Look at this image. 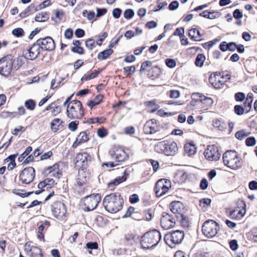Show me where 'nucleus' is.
Segmentation results:
<instances>
[{
    "instance_id": "1",
    "label": "nucleus",
    "mask_w": 257,
    "mask_h": 257,
    "mask_svg": "<svg viewBox=\"0 0 257 257\" xmlns=\"http://www.w3.org/2000/svg\"><path fill=\"white\" fill-rule=\"evenodd\" d=\"M123 202L119 193H111L104 198L103 205L108 212L116 213L122 208Z\"/></svg>"
},
{
    "instance_id": "2",
    "label": "nucleus",
    "mask_w": 257,
    "mask_h": 257,
    "mask_svg": "<svg viewBox=\"0 0 257 257\" xmlns=\"http://www.w3.org/2000/svg\"><path fill=\"white\" fill-rule=\"evenodd\" d=\"M161 239L160 231L153 230L145 233L141 239V243L143 248L149 249L156 246Z\"/></svg>"
},
{
    "instance_id": "3",
    "label": "nucleus",
    "mask_w": 257,
    "mask_h": 257,
    "mask_svg": "<svg viewBox=\"0 0 257 257\" xmlns=\"http://www.w3.org/2000/svg\"><path fill=\"white\" fill-rule=\"evenodd\" d=\"M155 150L168 156H174L178 151V147L175 142L165 140L158 143L155 146Z\"/></svg>"
},
{
    "instance_id": "4",
    "label": "nucleus",
    "mask_w": 257,
    "mask_h": 257,
    "mask_svg": "<svg viewBox=\"0 0 257 257\" xmlns=\"http://www.w3.org/2000/svg\"><path fill=\"white\" fill-rule=\"evenodd\" d=\"M66 114L71 119H80L84 114L81 102L77 100L71 101L67 105Z\"/></svg>"
},
{
    "instance_id": "5",
    "label": "nucleus",
    "mask_w": 257,
    "mask_h": 257,
    "mask_svg": "<svg viewBox=\"0 0 257 257\" xmlns=\"http://www.w3.org/2000/svg\"><path fill=\"white\" fill-rule=\"evenodd\" d=\"M223 161L225 165L233 169L241 166V163L237 153L232 150L226 151L223 155Z\"/></svg>"
},
{
    "instance_id": "6",
    "label": "nucleus",
    "mask_w": 257,
    "mask_h": 257,
    "mask_svg": "<svg viewBox=\"0 0 257 257\" xmlns=\"http://www.w3.org/2000/svg\"><path fill=\"white\" fill-rule=\"evenodd\" d=\"M100 200L101 197L98 194H93L81 200V206L85 211H92L96 208Z\"/></svg>"
},
{
    "instance_id": "7",
    "label": "nucleus",
    "mask_w": 257,
    "mask_h": 257,
    "mask_svg": "<svg viewBox=\"0 0 257 257\" xmlns=\"http://www.w3.org/2000/svg\"><path fill=\"white\" fill-rule=\"evenodd\" d=\"M184 237L183 231L177 230L166 234L164 236V240L169 246L174 247L176 244H178L182 242Z\"/></svg>"
},
{
    "instance_id": "8",
    "label": "nucleus",
    "mask_w": 257,
    "mask_h": 257,
    "mask_svg": "<svg viewBox=\"0 0 257 257\" xmlns=\"http://www.w3.org/2000/svg\"><path fill=\"white\" fill-rule=\"evenodd\" d=\"M14 60L12 56H7L0 59V74L5 76H9L13 70Z\"/></svg>"
},
{
    "instance_id": "9",
    "label": "nucleus",
    "mask_w": 257,
    "mask_h": 257,
    "mask_svg": "<svg viewBox=\"0 0 257 257\" xmlns=\"http://www.w3.org/2000/svg\"><path fill=\"white\" fill-rule=\"evenodd\" d=\"M219 227L217 223L212 220L206 221L202 225V232L208 238H212L215 236L218 230Z\"/></svg>"
},
{
    "instance_id": "10",
    "label": "nucleus",
    "mask_w": 257,
    "mask_h": 257,
    "mask_svg": "<svg viewBox=\"0 0 257 257\" xmlns=\"http://www.w3.org/2000/svg\"><path fill=\"white\" fill-rule=\"evenodd\" d=\"M171 187V182L169 179H160L157 181L155 187V191L157 197H161L168 192Z\"/></svg>"
},
{
    "instance_id": "11",
    "label": "nucleus",
    "mask_w": 257,
    "mask_h": 257,
    "mask_svg": "<svg viewBox=\"0 0 257 257\" xmlns=\"http://www.w3.org/2000/svg\"><path fill=\"white\" fill-rule=\"evenodd\" d=\"M91 161V157L86 152L79 153L76 157V165L80 169H85Z\"/></svg>"
},
{
    "instance_id": "12",
    "label": "nucleus",
    "mask_w": 257,
    "mask_h": 257,
    "mask_svg": "<svg viewBox=\"0 0 257 257\" xmlns=\"http://www.w3.org/2000/svg\"><path fill=\"white\" fill-rule=\"evenodd\" d=\"M35 175V171L33 167L25 168L20 173L19 178L23 184H29L34 179Z\"/></svg>"
},
{
    "instance_id": "13",
    "label": "nucleus",
    "mask_w": 257,
    "mask_h": 257,
    "mask_svg": "<svg viewBox=\"0 0 257 257\" xmlns=\"http://www.w3.org/2000/svg\"><path fill=\"white\" fill-rule=\"evenodd\" d=\"M161 225L164 229H169L173 227L176 224V219L172 215L163 212L160 219Z\"/></svg>"
},
{
    "instance_id": "14",
    "label": "nucleus",
    "mask_w": 257,
    "mask_h": 257,
    "mask_svg": "<svg viewBox=\"0 0 257 257\" xmlns=\"http://www.w3.org/2000/svg\"><path fill=\"white\" fill-rule=\"evenodd\" d=\"M204 154L206 159L209 161H217L221 156L217 147L214 145L208 146Z\"/></svg>"
},
{
    "instance_id": "15",
    "label": "nucleus",
    "mask_w": 257,
    "mask_h": 257,
    "mask_svg": "<svg viewBox=\"0 0 257 257\" xmlns=\"http://www.w3.org/2000/svg\"><path fill=\"white\" fill-rule=\"evenodd\" d=\"M41 50L52 51L54 49L55 45L54 40L50 37L38 39L37 42Z\"/></svg>"
},
{
    "instance_id": "16",
    "label": "nucleus",
    "mask_w": 257,
    "mask_h": 257,
    "mask_svg": "<svg viewBox=\"0 0 257 257\" xmlns=\"http://www.w3.org/2000/svg\"><path fill=\"white\" fill-rule=\"evenodd\" d=\"M52 212L55 217L62 218L66 213L65 206L60 202H55L52 205Z\"/></svg>"
},
{
    "instance_id": "17",
    "label": "nucleus",
    "mask_w": 257,
    "mask_h": 257,
    "mask_svg": "<svg viewBox=\"0 0 257 257\" xmlns=\"http://www.w3.org/2000/svg\"><path fill=\"white\" fill-rule=\"evenodd\" d=\"M160 127L157 120L152 119L146 122L143 130L146 134H152L159 131Z\"/></svg>"
},
{
    "instance_id": "18",
    "label": "nucleus",
    "mask_w": 257,
    "mask_h": 257,
    "mask_svg": "<svg viewBox=\"0 0 257 257\" xmlns=\"http://www.w3.org/2000/svg\"><path fill=\"white\" fill-rule=\"evenodd\" d=\"M41 48L36 42L31 47L27 50L25 53L26 58L33 60L37 58L40 53Z\"/></svg>"
},
{
    "instance_id": "19",
    "label": "nucleus",
    "mask_w": 257,
    "mask_h": 257,
    "mask_svg": "<svg viewBox=\"0 0 257 257\" xmlns=\"http://www.w3.org/2000/svg\"><path fill=\"white\" fill-rule=\"evenodd\" d=\"M25 250L30 257H42L41 249L35 246H31L29 242L25 244Z\"/></svg>"
},
{
    "instance_id": "20",
    "label": "nucleus",
    "mask_w": 257,
    "mask_h": 257,
    "mask_svg": "<svg viewBox=\"0 0 257 257\" xmlns=\"http://www.w3.org/2000/svg\"><path fill=\"white\" fill-rule=\"evenodd\" d=\"M88 179V173L86 172L83 169H79L78 176L76 179L75 185L78 187L83 186Z\"/></svg>"
},
{
    "instance_id": "21",
    "label": "nucleus",
    "mask_w": 257,
    "mask_h": 257,
    "mask_svg": "<svg viewBox=\"0 0 257 257\" xmlns=\"http://www.w3.org/2000/svg\"><path fill=\"white\" fill-rule=\"evenodd\" d=\"M199 97L200 98V109L201 110H208L212 105L213 100L210 97L205 96L201 93H199Z\"/></svg>"
},
{
    "instance_id": "22",
    "label": "nucleus",
    "mask_w": 257,
    "mask_h": 257,
    "mask_svg": "<svg viewBox=\"0 0 257 257\" xmlns=\"http://www.w3.org/2000/svg\"><path fill=\"white\" fill-rule=\"evenodd\" d=\"M111 157L115 160L116 162H120L125 160L127 157L126 154L123 149H117L114 153L111 155Z\"/></svg>"
},
{
    "instance_id": "23",
    "label": "nucleus",
    "mask_w": 257,
    "mask_h": 257,
    "mask_svg": "<svg viewBox=\"0 0 257 257\" xmlns=\"http://www.w3.org/2000/svg\"><path fill=\"white\" fill-rule=\"evenodd\" d=\"M45 172L50 174L51 176L57 178H59L61 176V173L60 172L59 165L57 164L46 169Z\"/></svg>"
},
{
    "instance_id": "24",
    "label": "nucleus",
    "mask_w": 257,
    "mask_h": 257,
    "mask_svg": "<svg viewBox=\"0 0 257 257\" xmlns=\"http://www.w3.org/2000/svg\"><path fill=\"white\" fill-rule=\"evenodd\" d=\"M192 100L188 105V107H195L198 109H200V98L199 97V93H193L191 95Z\"/></svg>"
},
{
    "instance_id": "25",
    "label": "nucleus",
    "mask_w": 257,
    "mask_h": 257,
    "mask_svg": "<svg viewBox=\"0 0 257 257\" xmlns=\"http://www.w3.org/2000/svg\"><path fill=\"white\" fill-rule=\"evenodd\" d=\"M197 148L193 142L186 143L184 146V152L188 156H192L196 152Z\"/></svg>"
},
{
    "instance_id": "26",
    "label": "nucleus",
    "mask_w": 257,
    "mask_h": 257,
    "mask_svg": "<svg viewBox=\"0 0 257 257\" xmlns=\"http://www.w3.org/2000/svg\"><path fill=\"white\" fill-rule=\"evenodd\" d=\"M170 209L174 214H179L181 212L183 205L180 201H173L170 204Z\"/></svg>"
},
{
    "instance_id": "27",
    "label": "nucleus",
    "mask_w": 257,
    "mask_h": 257,
    "mask_svg": "<svg viewBox=\"0 0 257 257\" xmlns=\"http://www.w3.org/2000/svg\"><path fill=\"white\" fill-rule=\"evenodd\" d=\"M220 78L219 75H214V77L210 76L209 78V80L214 88H219L223 84V82L220 80Z\"/></svg>"
},
{
    "instance_id": "28",
    "label": "nucleus",
    "mask_w": 257,
    "mask_h": 257,
    "mask_svg": "<svg viewBox=\"0 0 257 257\" xmlns=\"http://www.w3.org/2000/svg\"><path fill=\"white\" fill-rule=\"evenodd\" d=\"M124 238L125 243L128 245L134 244L139 240V237L133 233L126 234Z\"/></svg>"
},
{
    "instance_id": "29",
    "label": "nucleus",
    "mask_w": 257,
    "mask_h": 257,
    "mask_svg": "<svg viewBox=\"0 0 257 257\" xmlns=\"http://www.w3.org/2000/svg\"><path fill=\"white\" fill-rule=\"evenodd\" d=\"M244 213V212H243L239 208H237L232 210L230 212L229 215L230 218L232 219H240L243 216Z\"/></svg>"
},
{
    "instance_id": "30",
    "label": "nucleus",
    "mask_w": 257,
    "mask_h": 257,
    "mask_svg": "<svg viewBox=\"0 0 257 257\" xmlns=\"http://www.w3.org/2000/svg\"><path fill=\"white\" fill-rule=\"evenodd\" d=\"M124 175L122 176H118L116 177L112 182H111L108 184V187L110 189H112L114 186L118 185L119 183L124 182L126 180V177Z\"/></svg>"
},
{
    "instance_id": "31",
    "label": "nucleus",
    "mask_w": 257,
    "mask_h": 257,
    "mask_svg": "<svg viewBox=\"0 0 257 257\" xmlns=\"http://www.w3.org/2000/svg\"><path fill=\"white\" fill-rule=\"evenodd\" d=\"M124 175L122 176H118L116 177L112 182H111L108 184V187L110 189H112L114 186L118 185L119 183L124 182L126 180V177Z\"/></svg>"
},
{
    "instance_id": "32",
    "label": "nucleus",
    "mask_w": 257,
    "mask_h": 257,
    "mask_svg": "<svg viewBox=\"0 0 257 257\" xmlns=\"http://www.w3.org/2000/svg\"><path fill=\"white\" fill-rule=\"evenodd\" d=\"M246 238L248 241L251 242H256L257 241V230L255 228L253 229L246 234Z\"/></svg>"
},
{
    "instance_id": "33",
    "label": "nucleus",
    "mask_w": 257,
    "mask_h": 257,
    "mask_svg": "<svg viewBox=\"0 0 257 257\" xmlns=\"http://www.w3.org/2000/svg\"><path fill=\"white\" fill-rule=\"evenodd\" d=\"M102 95H98L93 100H90L88 101L87 105L92 109L94 106L99 104L102 100Z\"/></svg>"
},
{
    "instance_id": "34",
    "label": "nucleus",
    "mask_w": 257,
    "mask_h": 257,
    "mask_svg": "<svg viewBox=\"0 0 257 257\" xmlns=\"http://www.w3.org/2000/svg\"><path fill=\"white\" fill-rule=\"evenodd\" d=\"M54 17H52L51 19L56 23H59L62 20L64 13L61 10H55L53 12Z\"/></svg>"
},
{
    "instance_id": "35",
    "label": "nucleus",
    "mask_w": 257,
    "mask_h": 257,
    "mask_svg": "<svg viewBox=\"0 0 257 257\" xmlns=\"http://www.w3.org/2000/svg\"><path fill=\"white\" fill-rule=\"evenodd\" d=\"M213 125L219 131H223L226 128V123L218 119H215L213 121Z\"/></svg>"
},
{
    "instance_id": "36",
    "label": "nucleus",
    "mask_w": 257,
    "mask_h": 257,
    "mask_svg": "<svg viewBox=\"0 0 257 257\" xmlns=\"http://www.w3.org/2000/svg\"><path fill=\"white\" fill-rule=\"evenodd\" d=\"M62 123V121L60 119L58 118L54 119L50 123L51 130L54 132H56Z\"/></svg>"
},
{
    "instance_id": "37",
    "label": "nucleus",
    "mask_w": 257,
    "mask_h": 257,
    "mask_svg": "<svg viewBox=\"0 0 257 257\" xmlns=\"http://www.w3.org/2000/svg\"><path fill=\"white\" fill-rule=\"evenodd\" d=\"M189 36L196 41L201 40V38L199 31L195 28L192 29L189 31Z\"/></svg>"
},
{
    "instance_id": "38",
    "label": "nucleus",
    "mask_w": 257,
    "mask_h": 257,
    "mask_svg": "<svg viewBox=\"0 0 257 257\" xmlns=\"http://www.w3.org/2000/svg\"><path fill=\"white\" fill-rule=\"evenodd\" d=\"M112 53V49H108L99 53L97 58L99 60H104L107 58Z\"/></svg>"
},
{
    "instance_id": "39",
    "label": "nucleus",
    "mask_w": 257,
    "mask_h": 257,
    "mask_svg": "<svg viewBox=\"0 0 257 257\" xmlns=\"http://www.w3.org/2000/svg\"><path fill=\"white\" fill-rule=\"evenodd\" d=\"M49 18V15L46 12H42L36 16L35 21L38 22H43L47 21Z\"/></svg>"
},
{
    "instance_id": "40",
    "label": "nucleus",
    "mask_w": 257,
    "mask_h": 257,
    "mask_svg": "<svg viewBox=\"0 0 257 257\" xmlns=\"http://www.w3.org/2000/svg\"><path fill=\"white\" fill-rule=\"evenodd\" d=\"M205 60V57L203 54H198L196 58L195 62L196 66L197 67H202L204 64Z\"/></svg>"
},
{
    "instance_id": "41",
    "label": "nucleus",
    "mask_w": 257,
    "mask_h": 257,
    "mask_svg": "<svg viewBox=\"0 0 257 257\" xmlns=\"http://www.w3.org/2000/svg\"><path fill=\"white\" fill-rule=\"evenodd\" d=\"M76 139L81 144L87 142L89 140V138L85 132H82L78 135Z\"/></svg>"
},
{
    "instance_id": "42",
    "label": "nucleus",
    "mask_w": 257,
    "mask_h": 257,
    "mask_svg": "<svg viewBox=\"0 0 257 257\" xmlns=\"http://www.w3.org/2000/svg\"><path fill=\"white\" fill-rule=\"evenodd\" d=\"M249 134L250 133L247 132L245 130H242L236 132L235 133V136L238 140H242Z\"/></svg>"
},
{
    "instance_id": "43",
    "label": "nucleus",
    "mask_w": 257,
    "mask_h": 257,
    "mask_svg": "<svg viewBox=\"0 0 257 257\" xmlns=\"http://www.w3.org/2000/svg\"><path fill=\"white\" fill-rule=\"evenodd\" d=\"M32 148L31 147H28L25 151L18 158L19 162H22L24 160V159L28 156L29 154L32 152Z\"/></svg>"
},
{
    "instance_id": "44",
    "label": "nucleus",
    "mask_w": 257,
    "mask_h": 257,
    "mask_svg": "<svg viewBox=\"0 0 257 257\" xmlns=\"http://www.w3.org/2000/svg\"><path fill=\"white\" fill-rule=\"evenodd\" d=\"M99 74V71L95 70L92 72L90 74H85L81 78L82 80H89L90 79H93L97 77L98 74Z\"/></svg>"
},
{
    "instance_id": "45",
    "label": "nucleus",
    "mask_w": 257,
    "mask_h": 257,
    "mask_svg": "<svg viewBox=\"0 0 257 257\" xmlns=\"http://www.w3.org/2000/svg\"><path fill=\"white\" fill-rule=\"evenodd\" d=\"M25 106L27 109L33 110L36 107V103L33 99H28L25 102Z\"/></svg>"
},
{
    "instance_id": "46",
    "label": "nucleus",
    "mask_w": 257,
    "mask_h": 257,
    "mask_svg": "<svg viewBox=\"0 0 257 257\" xmlns=\"http://www.w3.org/2000/svg\"><path fill=\"white\" fill-rule=\"evenodd\" d=\"M212 14H214V12H209L208 11H204L203 12L199 14V16L209 19H213L214 18H217L216 16L210 17V15Z\"/></svg>"
},
{
    "instance_id": "47",
    "label": "nucleus",
    "mask_w": 257,
    "mask_h": 257,
    "mask_svg": "<svg viewBox=\"0 0 257 257\" xmlns=\"http://www.w3.org/2000/svg\"><path fill=\"white\" fill-rule=\"evenodd\" d=\"M167 5V3L165 2H161L159 0L157 2V6L153 10L154 12H158L161 9H164Z\"/></svg>"
},
{
    "instance_id": "48",
    "label": "nucleus",
    "mask_w": 257,
    "mask_h": 257,
    "mask_svg": "<svg viewBox=\"0 0 257 257\" xmlns=\"http://www.w3.org/2000/svg\"><path fill=\"white\" fill-rule=\"evenodd\" d=\"M134 15V11L132 9H127L123 13V17L126 19L132 18Z\"/></svg>"
},
{
    "instance_id": "49",
    "label": "nucleus",
    "mask_w": 257,
    "mask_h": 257,
    "mask_svg": "<svg viewBox=\"0 0 257 257\" xmlns=\"http://www.w3.org/2000/svg\"><path fill=\"white\" fill-rule=\"evenodd\" d=\"M47 185L46 184V183L43 181L40 182L38 185V188L40 189L39 190L36 191L35 192V193L36 194H39L41 193L44 190H42L44 188L46 187L47 188Z\"/></svg>"
},
{
    "instance_id": "50",
    "label": "nucleus",
    "mask_w": 257,
    "mask_h": 257,
    "mask_svg": "<svg viewBox=\"0 0 257 257\" xmlns=\"http://www.w3.org/2000/svg\"><path fill=\"white\" fill-rule=\"evenodd\" d=\"M95 45V41L93 39H89L85 41L86 47L89 50H92Z\"/></svg>"
},
{
    "instance_id": "51",
    "label": "nucleus",
    "mask_w": 257,
    "mask_h": 257,
    "mask_svg": "<svg viewBox=\"0 0 257 257\" xmlns=\"http://www.w3.org/2000/svg\"><path fill=\"white\" fill-rule=\"evenodd\" d=\"M78 123L76 120L71 121L68 124V128L72 132L75 131L77 128Z\"/></svg>"
},
{
    "instance_id": "52",
    "label": "nucleus",
    "mask_w": 257,
    "mask_h": 257,
    "mask_svg": "<svg viewBox=\"0 0 257 257\" xmlns=\"http://www.w3.org/2000/svg\"><path fill=\"white\" fill-rule=\"evenodd\" d=\"M12 34L17 37H21L23 35L24 31L22 28H16L13 30Z\"/></svg>"
},
{
    "instance_id": "53",
    "label": "nucleus",
    "mask_w": 257,
    "mask_h": 257,
    "mask_svg": "<svg viewBox=\"0 0 257 257\" xmlns=\"http://www.w3.org/2000/svg\"><path fill=\"white\" fill-rule=\"evenodd\" d=\"M52 109V110H51V114L54 116H56L61 111V107L57 105L56 103H55Z\"/></svg>"
},
{
    "instance_id": "54",
    "label": "nucleus",
    "mask_w": 257,
    "mask_h": 257,
    "mask_svg": "<svg viewBox=\"0 0 257 257\" xmlns=\"http://www.w3.org/2000/svg\"><path fill=\"white\" fill-rule=\"evenodd\" d=\"M166 65L169 68H174L176 65V62L174 59H166L165 60Z\"/></svg>"
},
{
    "instance_id": "55",
    "label": "nucleus",
    "mask_w": 257,
    "mask_h": 257,
    "mask_svg": "<svg viewBox=\"0 0 257 257\" xmlns=\"http://www.w3.org/2000/svg\"><path fill=\"white\" fill-rule=\"evenodd\" d=\"M211 202V199L209 198H203L200 200V206L206 207L209 205Z\"/></svg>"
},
{
    "instance_id": "56",
    "label": "nucleus",
    "mask_w": 257,
    "mask_h": 257,
    "mask_svg": "<svg viewBox=\"0 0 257 257\" xmlns=\"http://www.w3.org/2000/svg\"><path fill=\"white\" fill-rule=\"evenodd\" d=\"M245 143L248 147L253 146L255 144L256 141L254 137H251L246 139Z\"/></svg>"
},
{
    "instance_id": "57",
    "label": "nucleus",
    "mask_w": 257,
    "mask_h": 257,
    "mask_svg": "<svg viewBox=\"0 0 257 257\" xmlns=\"http://www.w3.org/2000/svg\"><path fill=\"white\" fill-rule=\"evenodd\" d=\"M86 247L88 249H95L98 248V244L96 242H89L86 243Z\"/></svg>"
},
{
    "instance_id": "58",
    "label": "nucleus",
    "mask_w": 257,
    "mask_h": 257,
    "mask_svg": "<svg viewBox=\"0 0 257 257\" xmlns=\"http://www.w3.org/2000/svg\"><path fill=\"white\" fill-rule=\"evenodd\" d=\"M244 110L242 106L236 105L234 106V112L237 115H242L244 113Z\"/></svg>"
},
{
    "instance_id": "59",
    "label": "nucleus",
    "mask_w": 257,
    "mask_h": 257,
    "mask_svg": "<svg viewBox=\"0 0 257 257\" xmlns=\"http://www.w3.org/2000/svg\"><path fill=\"white\" fill-rule=\"evenodd\" d=\"M180 93L178 90H172L170 91V97L171 98H178L180 97Z\"/></svg>"
},
{
    "instance_id": "60",
    "label": "nucleus",
    "mask_w": 257,
    "mask_h": 257,
    "mask_svg": "<svg viewBox=\"0 0 257 257\" xmlns=\"http://www.w3.org/2000/svg\"><path fill=\"white\" fill-rule=\"evenodd\" d=\"M124 133L126 135H133L135 133V128L134 126H127L124 129Z\"/></svg>"
},
{
    "instance_id": "61",
    "label": "nucleus",
    "mask_w": 257,
    "mask_h": 257,
    "mask_svg": "<svg viewBox=\"0 0 257 257\" xmlns=\"http://www.w3.org/2000/svg\"><path fill=\"white\" fill-rule=\"evenodd\" d=\"M245 98V94L242 92H237L235 94V99L237 101H242Z\"/></svg>"
},
{
    "instance_id": "62",
    "label": "nucleus",
    "mask_w": 257,
    "mask_h": 257,
    "mask_svg": "<svg viewBox=\"0 0 257 257\" xmlns=\"http://www.w3.org/2000/svg\"><path fill=\"white\" fill-rule=\"evenodd\" d=\"M174 36H179L181 37L184 35V28L183 27L177 28L174 32Z\"/></svg>"
},
{
    "instance_id": "63",
    "label": "nucleus",
    "mask_w": 257,
    "mask_h": 257,
    "mask_svg": "<svg viewBox=\"0 0 257 257\" xmlns=\"http://www.w3.org/2000/svg\"><path fill=\"white\" fill-rule=\"evenodd\" d=\"M104 121V119L103 118H99V117H94V118H91L89 119L88 120V122L89 123H101Z\"/></svg>"
},
{
    "instance_id": "64",
    "label": "nucleus",
    "mask_w": 257,
    "mask_h": 257,
    "mask_svg": "<svg viewBox=\"0 0 257 257\" xmlns=\"http://www.w3.org/2000/svg\"><path fill=\"white\" fill-rule=\"evenodd\" d=\"M112 16L115 19H118L119 18L121 13V10L119 8H115L112 11Z\"/></svg>"
}]
</instances>
